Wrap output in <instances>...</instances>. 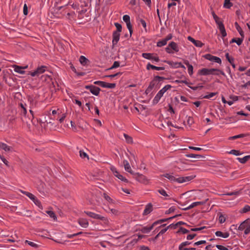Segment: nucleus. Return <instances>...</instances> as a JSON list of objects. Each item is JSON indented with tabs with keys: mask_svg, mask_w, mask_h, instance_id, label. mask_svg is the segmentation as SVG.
<instances>
[{
	"mask_svg": "<svg viewBox=\"0 0 250 250\" xmlns=\"http://www.w3.org/2000/svg\"><path fill=\"white\" fill-rule=\"evenodd\" d=\"M0 148L4 150L6 152L12 151L13 148L7 145L6 144L2 142H0Z\"/></svg>",
	"mask_w": 250,
	"mask_h": 250,
	"instance_id": "18",
	"label": "nucleus"
},
{
	"mask_svg": "<svg viewBox=\"0 0 250 250\" xmlns=\"http://www.w3.org/2000/svg\"><path fill=\"white\" fill-rule=\"evenodd\" d=\"M79 224L83 228H87L89 226L88 220L85 218H79L78 220Z\"/></svg>",
	"mask_w": 250,
	"mask_h": 250,
	"instance_id": "15",
	"label": "nucleus"
},
{
	"mask_svg": "<svg viewBox=\"0 0 250 250\" xmlns=\"http://www.w3.org/2000/svg\"><path fill=\"white\" fill-rule=\"evenodd\" d=\"M229 153H230L231 154L234 155L235 156H239V155H241V153L239 151L237 150H235V149L231 150L229 151Z\"/></svg>",
	"mask_w": 250,
	"mask_h": 250,
	"instance_id": "43",
	"label": "nucleus"
},
{
	"mask_svg": "<svg viewBox=\"0 0 250 250\" xmlns=\"http://www.w3.org/2000/svg\"><path fill=\"white\" fill-rule=\"evenodd\" d=\"M124 137L128 143H132L133 142L132 138L127 134H124Z\"/></svg>",
	"mask_w": 250,
	"mask_h": 250,
	"instance_id": "47",
	"label": "nucleus"
},
{
	"mask_svg": "<svg viewBox=\"0 0 250 250\" xmlns=\"http://www.w3.org/2000/svg\"><path fill=\"white\" fill-rule=\"evenodd\" d=\"M122 74V73L121 72H118V73H116L114 74H112V75H106L105 76V77H107V78H113L118 75H121Z\"/></svg>",
	"mask_w": 250,
	"mask_h": 250,
	"instance_id": "55",
	"label": "nucleus"
},
{
	"mask_svg": "<svg viewBox=\"0 0 250 250\" xmlns=\"http://www.w3.org/2000/svg\"><path fill=\"white\" fill-rule=\"evenodd\" d=\"M177 215L174 216L173 217H169L168 218L166 219H162L159 220H157L156 221H155L151 225L148 226H142L140 225V228L138 229V230L141 231L143 233H149L151 230L153 229L154 227L155 226L160 224L163 222H165L167 221L168 220L172 219L174 218H175Z\"/></svg>",
	"mask_w": 250,
	"mask_h": 250,
	"instance_id": "2",
	"label": "nucleus"
},
{
	"mask_svg": "<svg viewBox=\"0 0 250 250\" xmlns=\"http://www.w3.org/2000/svg\"><path fill=\"white\" fill-rule=\"evenodd\" d=\"M151 60L154 61L156 62H158L160 61L159 57L157 56H154L153 55L152 56V59Z\"/></svg>",
	"mask_w": 250,
	"mask_h": 250,
	"instance_id": "64",
	"label": "nucleus"
},
{
	"mask_svg": "<svg viewBox=\"0 0 250 250\" xmlns=\"http://www.w3.org/2000/svg\"><path fill=\"white\" fill-rule=\"evenodd\" d=\"M110 211V213L114 215H119L120 213H119V211L116 209H114V208H109Z\"/></svg>",
	"mask_w": 250,
	"mask_h": 250,
	"instance_id": "48",
	"label": "nucleus"
},
{
	"mask_svg": "<svg viewBox=\"0 0 250 250\" xmlns=\"http://www.w3.org/2000/svg\"><path fill=\"white\" fill-rule=\"evenodd\" d=\"M46 213L49 215V216L53 218L54 220H56L57 219L56 215H55V213L51 210H47L46 211Z\"/></svg>",
	"mask_w": 250,
	"mask_h": 250,
	"instance_id": "35",
	"label": "nucleus"
},
{
	"mask_svg": "<svg viewBox=\"0 0 250 250\" xmlns=\"http://www.w3.org/2000/svg\"><path fill=\"white\" fill-rule=\"evenodd\" d=\"M167 42L165 39H164L161 41H159L157 42V46L159 47H162V46L166 45L167 44Z\"/></svg>",
	"mask_w": 250,
	"mask_h": 250,
	"instance_id": "30",
	"label": "nucleus"
},
{
	"mask_svg": "<svg viewBox=\"0 0 250 250\" xmlns=\"http://www.w3.org/2000/svg\"><path fill=\"white\" fill-rule=\"evenodd\" d=\"M139 21H140V23L142 25V26L144 28L145 31L146 32V31H147L146 23V21L143 19H140Z\"/></svg>",
	"mask_w": 250,
	"mask_h": 250,
	"instance_id": "54",
	"label": "nucleus"
},
{
	"mask_svg": "<svg viewBox=\"0 0 250 250\" xmlns=\"http://www.w3.org/2000/svg\"><path fill=\"white\" fill-rule=\"evenodd\" d=\"M104 197L109 204L114 203V201L106 194H104Z\"/></svg>",
	"mask_w": 250,
	"mask_h": 250,
	"instance_id": "37",
	"label": "nucleus"
},
{
	"mask_svg": "<svg viewBox=\"0 0 250 250\" xmlns=\"http://www.w3.org/2000/svg\"><path fill=\"white\" fill-rule=\"evenodd\" d=\"M79 153H80V157L82 158H86L87 159H89L88 158V155L86 153H85V152H84L83 151H82V150H80L79 151Z\"/></svg>",
	"mask_w": 250,
	"mask_h": 250,
	"instance_id": "42",
	"label": "nucleus"
},
{
	"mask_svg": "<svg viewBox=\"0 0 250 250\" xmlns=\"http://www.w3.org/2000/svg\"><path fill=\"white\" fill-rule=\"evenodd\" d=\"M146 69L147 70H150V69H155V70H156L158 71H160V70H164L165 69V67H164L156 66L155 65L151 64L150 63H147V64L146 65Z\"/></svg>",
	"mask_w": 250,
	"mask_h": 250,
	"instance_id": "21",
	"label": "nucleus"
},
{
	"mask_svg": "<svg viewBox=\"0 0 250 250\" xmlns=\"http://www.w3.org/2000/svg\"><path fill=\"white\" fill-rule=\"evenodd\" d=\"M171 85L169 84H167L165 85L164 87H163L156 94L153 100V103L154 104H157L159 102L162 97L163 96L164 94L170 88H171Z\"/></svg>",
	"mask_w": 250,
	"mask_h": 250,
	"instance_id": "4",
	"label": "nucleus"
},
{
	"mask_svg": "<svg viewBox=\"0 0 250 250\" xmlns=\"http://www.w3.org/2000/svg\"><path fill=\"white\" fill-rule=\"evenodd\" d=\"M216 94V93L215 92H211V93H210L208 95H207L206 96H204V98H205V99H210L211 98L213 97V96H214Z\"/></svg>",
	"mask_w": 250,
	"mask_h": 250,
	"instance_id": "51",
	"label": "nucleus"
},
{
	"mask_svg": "<svg viewBox=\"0 0 250 250\" xmlns=\"http://www.w3.org/2000/svg\"><path fill=\"white\" fill-rule=\"evenodd\" d=\"M120 66V62L118 61H115L112 65V66L108 69V70H111L114 68L118 67Z\"/></svg>",
	"mask_w": 250,
	"mask_h": 250,
	"instance_id": "41",
	"label": "nucleus"
},
{
	"mask_svg": "<svg viewBox=\"0 0 250 250\" xmlns=\"http://www.w3.org/2000/svg\"><path fill=\"white\" fill-rule=\"evenodd\" d=\"M216 247L219 250H229L227 247L221 245H216Z\"/></svg>",
	"mask_w": 250,
	"mask_h": 250,
	"instance_id": "58",
	"label": "nucleus"
},
{
	"mask_svg": "<svg viewBox=\"0 0 250 250\" xmlns=\"http://www.w3.org/2000/svg\"><path fill=\"white\" fill-rule=\"evenodd\" d=\"M215 69L218 70V71H214V72H213V73H214L213 75L218 76V75L221 74V75H222L223 76H225V73L223 71H222V70H221L220 69H216L215 68Z\"/></svg>",
	"mask_w": 250,
	"mask_h": 250,
	"instance_id": "45",
	"label": "nucleus"
},
{
	"mask_svg": "<svg viewBox=\"0 0 250 250\" xmlns=\"http://www.w3.org/2000/svg\"><path fill=\"white\" fill-rule=\"evenodd\" d=\"M242 211L243 213H246L250 211V206L249 205H245L242 208Z\"/></svg>",
	"mask_w": 250,
	"mask_h": 250,
	"instance_id": "53",
	"label": "nucleus"
},
{
	"mask_svg": "<svg viewBox=\"0 0 250 250\" xmlns=\"http://www.w3.org/2000/svg\"><path fill=\"white\" fill-rule=\"evenodd\" d=\"M24 243L25 244H27L28 245H29V246L33 248H37L39 247V245L33 242L29 241L28 240H25Z\"/></svg>",
	"mask_w": 250,
	"mask_h": 250,
	"instance_id": "34",
	"label": "nucleus"
},
{
	"mask_svg": "<svg viewBox=\"0 0 250 250\" xmlns=\"http://www.w3.org/2000/svg\"><path fill=\"white\" fill-rule=\"evenodd\" d=\"M186 156L188 158H193L195 159H200L203 157V156L201 155L195 154H188L186 155Z\"/></svg>",
	"mask_w": 250,
	"mask_h": 250,
	"instance_id": "29",
	"label": "nucleus"
},
{
	"mask_svg": "<svg viewBox=\"0 0 250 250\" xmlns=\"http://www.w3.org/2000/svg\"><path fill=\"white\" fill-rule=\"evenodd\" d=\"M153 210V208L152 205L149 203L147 204L143 211V215H146L149 214Z\"/></svg>",
	"mask_w": 250,
	"mask_h": 250,
	"instance_id": "19",
	"label": "nucleus"
},
{
	"mask_svg": "<svg viewBox=\"0 0 250 250\" xmlns=\"http://www.w3.org/2000/svg\"><path fill=\"white\" fill-rule=\"evenodd\" d=\"M23 12L25 15H27L28 14V7L26 3L24 4Z\"/></svg>",
	"mask_w": 250,
	"mask_h": 250,
	"instance_id": "59",
	"label": "nucleus"
},
{
	"mask_svg": "<svg viewBox=\"0 0 250 250\" xmlns=\"http://www.w3.org/2000/svg\"><path fill=\"white\" fill-rule=\"evenodd\" d=\"M0 159L6 166L9 167L8 161L4 158V156L0 155Z\"/></svg>",
	"mask_w": 250,
	"mask_h": 250,
	"instance_id": "50",
	"label": "nucleus"
},
{
	"mask_svg": "<svg viewBox=\"0 0 250 250\" xmlns=\"http://www.w3.org/2000/svg\"><path fill=\"white\" fill-rule=\"evenodd\" d=\"M162 176L168 179L171 182H176L179 184L190 181L195 177L194 175L177 177L176 175H175L173 173H165Z\"/></svg>",
	"mask_w": 250,
	"mask_h": 250,
	"instance_id": "1",
	"label": "nucleus"
},
{
	"mask_svg": "<svg viewBox=\"0 0 250 250\" xmlns=\"http://www.w3.org/2000/svg\"><path fill=\"white\" fill-rule=\"evenodd\" d=\"M215 235L218 237H222L224 238H227L229 236V233L228 232H222L221 231H217L215 232Z\"/></svg>",
	"mask_w": 250,
	"mask_h": 250,
	"instance_id": "23",
	"label": "nucleus"
},
{
	"mask_svg": "<svg viewBox=\"0 0 250 250\" xmlns=\"http://www.w3.org/2000/svg\"><path fill=\"white\" fill-rule=\"evenodd\" d=\"M217 71L215 68H202L199 71V74L203 76H207L214 74L213 72ZM217 71H218L217 70Z\"/></svg>",
	"mask_w": 250,
	"mask_h": 250,
	"instance_id": "11",
	"label": "nucleus"
},
{
	"mask_svg": "<svg viewBox=\"0 0 250 250\" xmlns=\"http://www.w3.org/2000/svg\"><path fill=\"white\" fill-rule=\"evenodd\" d=\"M133 175L135 179L138 182L143 184L147 183L148 179L145 175L139 173H134Z\"/></svg>",
	"mask_w": 250,
	"mask_h": 250,
	"instance_id": "8",
	"label": "nucleus"
},
{
	"mask_svg": "<svg viewBox=\"0 0 250 250\" xmlns=\"http://www.w3.org/2000/svg\"><path fill=\"white\" fill-rule=\"evenodd\" d=\"M94 83L95 84L99 85L102 87H104V86L105 84V82H103V81H97L94 82Z\"/></svg>",
	"mask_w": 250,
	"mask_h": 250,
	"instance_id": "46",
	"label": "nucleus"
},
{
	"mask_svg": "<svg viewBox=\"0 0 250 250\" xmlns=\"http://www.w3.org/2000/svg\"><path fill=\"white\" fill-rule=\"evenodd\" d=\"M111 170L112 171L114 175L118 178L119 179L121 180L122 181H123L125 183H128V180L125 178V177H124L122 175H121L117 170V169L114 167H111Z\"/></svg>",
	"mask_w": 250,
	"mask_h": 250,
	"instance_id": "9",
	"label": "nucleus"
},
{
	"mask_svg": "<svg viewBox=\"0 0 250 250\" xmlns=\"http://www.w3.org/2000/svg\"><path fill=\"white\" fill-rule=\"evenodd\" d=\"M250 233V224L247 223V227H246L244 233L247 235Z\"/></svg>",
	"mask_w": 250,
	"mask_h": 250,
	"instance_id": "56",
	"label": "nucleus"
},
{
	"mask_svg": "<svg viewBox=\"0 0 250 250\" xmlns=\"http://www.w3.org/2000/svg\"><path fill=\"white\" fill-rule=\"evenodd\" d=\"M123 19L125 23L130 22V17L127 15H125L123 16Z\"/></svg>",
	"mask_w": 250,
	"mask_h": 250,
	"instance_id": "57",
	"label": "nucleus"
},
{
	"mask_svg": "<svg viewBox=\"0 0 250 250\" xmlns=\"http://www.w3.org/2000/svg\"><path fill=\"white\" fill-rule=\"evenodd\" d=\"M177 226H178V225H177V223H176V224H171L169 225V226H168L167 227L168 229L171 228L173 229H175L177 227Z\"/></svg>",
	"mask_w": 250,
	"mask_h": 250,
	"instance_id": "63",
	"label": "nucleus"
},
{
	"mask_svg": "<svg viewBox=\"0 0 250 250\" xmlns=\"http://www.w3.org/2000/svg\"><path fill=\"white\" fill-rule=\"evenodd\" d=\"M233 4L230 1V0H225L224 7L225 8L229 9L232 6Z\"/></svg>",
	"mask_w": 250,
	"mask_h": 250,
	"instance_id": "31",
	"label": "nucleus"
},
{
	"mask_svg": "<svg viewBox=\"0 0 250 250\" xmlns=\"http://www.w3.org/2000/svg\"><path fill=\"white\" fill-rule=\"evenodd\" d=\"M123 164L124 166L125 170L133 175L134 174V172L132 170L127 160H125L123 161Z\"/></svg>",
	"mask_w": 250,
	"mask_h": 250,
	"instance_id": "17",
	"label": "nucleus"
},
{
	"mask_svg": "<svg viewBox=\"0 0 250 250\" xmlns=\"http://www.w3.org/2000/svg\"><path fill=\"white\" fill-rule=\"evenodd\" d=\"M159 193L161 194L162 195L165 196V197H167L168 194H167L166 190L163 188L160 189L158 190Z\"/></svg>",
	"mask_w": 250,
	"mask_h": 250,
	"instance_id": "49",
	"label": "nucleus"
},
{
	"mask_svg": "<svg viewBox=\"0 0 250 250\" xmlns=\"http://www.w3.org/2000/svg\"><path fill=\"white\" fill-rule=\"evenodd\" d=\"M226 221V217L223 214H220L219 217V221L220 223L222 224L225 222Z\"/></svg>",
	"mask_w": 250,
	"mask_h": 250,
	"instance_id": "52",
	"label": "nucleus"
},
{
	"mask_svg": "<svg viewBox=\"0 0 250 250\" xmlns=\"http://www.w3.org/2000/svg\"><path fill=\"white\" fill-rule=\"evenodd\" d=\"M84 213L86 214L91 218L101 220L106 224H108L109 223V220L107 218L103 216L100 214L89 211H84Z\"/></svg>",
	"mask_w": 250,
	"mask_h": 250,
	"instance_id": "3",
	"label": "nucleus"
},
{
	"mask_svg": "<svg viewBox=\"0 0 250 250\" xmlns=\"http://www.w3.org/2000/svg\"><path fill=\"white\" fill-rule=\"evenodd\" d=\"M218 28H219L220 31V33L222 35V37L223 38L226 37L227 36V32L226 31V29L224 24H221V25H219V26L218 27Z\"/></svg>",
	"mask_w": 250,
	"mask_h": 250,
	"instance_id": "25",
	"label": "nucleus"
},
{
	"mask_svg": "<svg viewBox=\"0 0 250 250\" xmlns=\"http://www.w3.org/2000/svg\"><path fill=\"white\" fill-rule=\"evenodd\" d=\"M248 222L247 221H245L242 222L240 226L238 227V229L239 230H243L244 229L245 230L246 227H247Z\"/></svg>",
	"mask_w": 250,
	"mask_h": 250,
	"instance_id": "32",
	"label": "nucleus"
},
{
	"mask_svg": "<svg viewBox=\"0 0 250 250\" xmlns=\"http://www.w3.org/2000/svg\"><path fill=\"white\" fill-rule=\"evenodd\" d=\"M79 61L80 63L83 65H85L87 62H88V60L87 59H86L84 56H81L79 59Z\"/></svg>",
	"mask_w": 250,
	"mask_h": 250,
	"instance_id": "28",
	"label": "nucleus"
},
{
	"mask_svg": "<svg viewBox=\"0 0 250 250\" xmlns=\"http://www.w3.org/2000/svg\"><path fill=\"white\" fill-rule=\"evenodd\" d=\"M12 67L13 68L15 72L21 74H24L25 73V71H24L23 69L27 68V66L21 67L17 65H13Z\"/></svg>",
	"mask_w": 250,
	"mask_h": 250,
	"instance_id": "13",
	"label": "nucleus"
},
{
	"mask_svg": "<svg viewBox=\"0 0 250 250\" xmlns=\"http://www.w3.org/2000/svg\"><path fill=\"white\" fill-rule=\"evenodd\" d=\"M166 51L168 54H172L173 51L178 52L179 51V47L177 43L174 42H170L166 48Z\"/></svg>",
	"mask_w": 250,
	"mask_h": 250,
	"instance_id": "6",
	"label": "nucleus"
},
{
	"mask_svg": "<svg viewBox=\"0 0 250 250\" xmlns=\"http://www.w3.org/2000/svg\"><path fill=\"white\" fill-rule=\"evenodd\" d=\"M22 193L27 196L30 199H31L34 203L38 207L41 209H43V207L41 204V202L39 200L37 199V198L33 195L32 193H30L25 191H21Z\"/></svg>",
	"mask_w": 250,
	"mask_h": 250,
	"instance_id": "5",
	"label": "nucleus"
},
{
	"mask_svg": "<svg viewBox=\"0 0 250 250\" xmlns=\"http://www.w3.org/2000/svg\"><path fill=\"white\" fill-rule=\"evenodd\" d=\"M213 19L215 20L216 23L218 25V27H219V25H221V24H223V22L220 20V18L217 15H215Z\"/></svg>",
	"mask_w": 250,
	"mask_h": 250,
	"instance_id": "40",
	"label": "nucleus"
},
{
	"mask_svg": "<svg viewBox=\"0 0 250 250\" xmlns=\"http://www.w3.org/2000/svg\"><path fill=\"white\" fill-rule=\"evenodd\" d=\"M188 40L192 42L196 47H202L204 44L200 41L195 40L191 36L188 37Z\"/></svg>",
	"mask_w": 250,
	"mask_h": 250,
	"instance_id": "14",
	"label": "nucleus"
},
{
	"mask_svg": "<svg viewBox=\"0 0 250 250\" xmlns=\"http://www.w3.org/2000/svg\"><path fill=\"white\" fill-rule=\"evenodd\" d=\"M250 158V155H247L245 156V157L243 158H237V159L238 160V161L244 164Z\"/></svg>",
	"mask_w": 250,
	"mask_h": 250,
	"instance_id": "27",
	"label": "nucleus"
},
{
	"mask_svg": "<svg viewBox=\"0 0 250 250\" xmlns=\"http://www.w3.org/2000/svg\"><path fill=\"white\" fill-rule=\"evenodd\" d=\"M152 55L153 54L149 53H143L142 54V56L143 58L149 60H151Z\"/></svg>",
	"mask_w": 250,
	"mask_h": 250,
	"instance_id": "33",
	"label": "nucleus"
},
{
	"mask_svg": "<svg viewBox=\"0 0 250 250\" xmlns=\"http://www.w3.org/2000/svg\"><path fill=\"white\" fill-rule=\"evenodd\" d=\"M184 63L188 67V73L190 76H191L193 74V66L191 64H190L189 62L187 60L184 61Z\"/></svg>",
	"mask_w": 250,
	"mask_h": 250,
	"instance_id": "22",
	"label": "nucleus"
},
{
	"mask_svg": "<svg viewBox=\"0 0 250 250\" xmlns=\"http://www.w3.org/2000/svg\"><path fill=\"white\" fill-rule=\"evenodd\" d=\"M47 67L44 65H42L40 67H38L36 70L33 72H31L30 73V75L32 77H35L36 76H39V75L44 73Z\"/></svg>",
	"mask_w": 250,
	"mask_h": 250,
	"instance_id": "10",
	"label": "nucleus"
},
{
	"mask_svg": "<svg viewBox=\"0 0 250 250\" xmlns=\"http://www.w3.org/2000/svg\"><path fill=\"white\" fill-rule=\"evenodd\" d=\"M85 88L89 90L94 95L98 96L101 90L100 88L93 85H87L85 86Z\"/></svg>",
	"mask_w": 250,
	"mask_h": 250,
	"instance_id": "7",
	"label": "nucleus"
},
{
	"mask_svg": "<svg viewBox=\"0 0 250 250\" xmlns=\"http://www.w3.org/2000/svg\"><path fill=\"white\" fill-rule=\"evenodd\" d=\"M244 40V38L241 37V38H233L230 41V43L235 42L238 45H240Z\"/></svg>",
	"mask_w": 250,
	"mask_h": 250,
	"instance_id": "26",
	"label": "nucleus"
},
{
	"mask_svg": "<svg viewBox=\"0 0 250 250\" xmlns=\"http://www.w3.org/2000/svg\"><path fill=\"white\" fill-rule=\"evenodd\" d=\"M120 34L118 32H114L112 35V43L116 45L119 41Z\"/></svg>",
	"mask_w": 250,
	"mask_h": 250,
	"instance_id": "16",
	"label": "nucleus"
},
{
	"mask_svg": "<svg viewBox=\"0 0 250 250\" xmlns=\"http://www.w3.org/2000/svg\"><path fill=\"white\" fill-rule=\"evenodd\" d=\"M245 136H246L245 134H239V135H235V136H233L230 137L229 138V140H234V139H238V138H243V137H244Z\"/></svg>",
	"mask_w": 250,
	"mask_h": 250,
	"instance_id": "36",
	"label": "nucleus"
},
{
	"mask_svg": "<svg viewBox=\"0 0 250 250\" xmlns=\"http://www.w3.org/2000/svg\"><path fill=\"white\" fill-rule=\"evenodd\" d=\"M195 236H196V234H194V233L189 234L187 236V239L188 240H192V239H193L195 237Z\"/></svg>",
	"mask_w": 250,
	"mask_h": 250,
	"instance_id": "62",
	"label": "nucleus"
},
{
	"mask_svg": "<svg viewBox=\"0 0 250 250\" xmlns=\"http://www.w3.org/2000/svg\"><path fill=\"white\" fill-rule=\"evenodd\" d=\"M206 241L205 240H201V241H199L198 242L194 243V246H199L200 245L206 244Z\"/></svg>",
	"mask_w": 250,
	"mask_h": 250,
	"instance_id": "60",
	"label": "nucleus"
},
{
	"mask_svg": "<svg viewBox=\"0 0 250 250\" xmlns=\"http://www.w3.org/2000/svg\"><path fill=\"white\" fill-rule=\"evenodd\" d=\"M189 232V230H188L186 229H185L183 227H180L179 229V230L177 231V233H183V234H186Z\"/></svg>",
	"mask_w": 250,
	"mask_h": 250,
	"instance_id": "38",
	"label": "nucleus"
},
{
	"mask_svg": "<svg viewBox=\"0 0 250 250\" xmlns=\"http://www.w3.org/2000/svg\"><path fill=\"white\" fill-rule=\"evenodd\" d=\"M175 210V207L174 206L171 207L168 210L166 211V213H171Z\"/></svg>",
	"mask_w": 250,
	"mask_h": 250,
	"instance_id": "61",
	"label": "nucleus"
},
{
	"mask_svg": "<svg viewBox=\"0 0 250 250\" xmlns=\"http://www.w3.org/2000/svg\"><path fill=\"white\" fill-rule=\"evenodd\" d=\"M234 25H235V27L236 30L239 32L241 37L242 38H244V33L242 29L241 28V27L239 25V24L237 22H235L234 23Z\"/></svg>",
	"mask_w": 250,
	"mask_h": 250,
	"instance_id": "24",
	"label": "nucleus"
},
{
	"mask_svg": "<svg viewBox=\"0 0 250 250\" xmlns=\"http://www.w3.org/2000/svg\"><path fill=\"white\" fill-rule=\"evenodd\" d=\"M116 86V83H108L105 82V84L104 88H114Z\"/></svg>",
	"mask_w": 250,
	"mask_h": 250,
	"instance_id": "39",
	"label": "nucleus"
},
{
	"mask_svg": "<svg viewBox=\"0 0 250 250\" xmlns=\"http://www.w3.org/2000/svg\"><path fill=\"white\" fill-rule=\"evenodd\" d=\"M114 24L117 29V30L115 31V32H118L119 33H120L122 31V28L121 24L118 22L115 23Z\"/></svg>",
	"mask_w": 250,
	"mask_h": 250,
	"instance_id": "44",
	"label": "nucleus"
},
{
	"mask_svg": "<svg viewBox=\"0 0 250 250\" xmlns=\"http://www.w3.org/2000/svg\"><path fill=\"white\" fill-rule=\"evenodd\" d=\"M205 204L204 202H195L191 203L189 206L187 207L186 208H183L184 210H188V209H191V208H193L196 206H199V205H202Z\"/></svg>",
	"mask_w": 250,
	"mask_h": 250,
	"instance_id": "20",
	"label": "nucleus"
},
{
	"mask_svg": "<svg viewBox=\"0 0 250 250\" xmlns=\"http://www.w3.org/2000/svg\"><path fill=\"white\" fill-rule=\"evenodd\" d=\"M204 57L206 60H209L211 62H214L219 64H221L222 61L220 58L213 56L210 54H207L204 56Z\"/></svg>",
	"mask_w": 250,
	"mask_h": 250,
	"instance_id": "12",
	"label": "nucleus"
}]
</instances>
